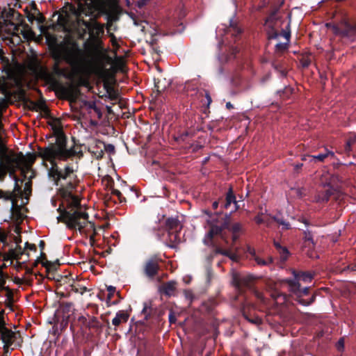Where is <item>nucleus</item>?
Returning <instances> with one entry per match:
<instances>
[{
    "label": "nucleus",
    "mask_w": 356,
    "mask_h": 356,
    "mask_svg": "<svg viewBox=\"0 0 356 356\" xmlns=\"http://www.w3.org/2000/svg\"><path fill=\"white\" fill-rule=\"evenodd\" d=\"M162 259L158 255H153L145 261L143 266V273L149 279H154L160 270V262Z\"/></svg>",
    "instance_id": "nucleus-11"
},
{
    "label": "nucleus",
    "mask_w": 356,
    "mask_h": 356,
    "mask_svg": "<svg viewBox=\"0 0 356 356\" xmlns=\"http://www.w3.org/2000/svg\"><path fill=\"white\" fill-rule=\"evenodd\" d=\"M222 231V227L216 225H211L207 234V237L212 239L213 236L220 234Z\"/></svg>",
    "instance_id": "nucleus-35"
},
{
    "label": "nucleus",
    "mask_w": 356,
    "mask_h": 356,
    "mask_svg": "<svg viewBox=\"0 0 356 356\" xmlns=\"http://www.w3.org/2000/svg\"><path fill=\"white\" fill-rule=\"evenodd\" d=\"M267 26L266 34L268 40H273L278 38L280 33L275 29L274 24H266Z\"/></svg>",
    "instance_id": "nucleus-32"
},
{
    "label": "nucleus",
    "mask_w": 356,
    "mask_h": 356,
    "mask_svg": "<svg viewBox=\"0 0 356 356\" xmlns=\"http://www.w3.org/2000/svg\"><path fill=\"white\" fill-rule=\"evenodd\" d=\"M107 291H108V294H107V297H106L107 301H111L116 291V289L115 286H107Z\"/></svg>",
    "instance_id": "nucleus-48"
},
{
    "label": "nucleus",
    "mask_w": 356,
    "mask_h": 356,
    "mask_svg": "<svg viewBox=\"0 0 356 356\" xmlns=\"http://www.w3.org/2000/svg\"><path fill=\"white\" fill-rule=\"evenodd\" d=\"M24 253V250L19 245H17L16 248L10 251V255L15 259H20L21 256Z\"/></svg>",
    "instance_id": "nucleus-38"
},
{
    "label": "nucleus",
    "mask_w": 356,
    "mask_h": 356,
    "mask_svg": "<svg viewBox=\"0 0 356 356\" xmlns=\"http://www.w3.org/2000/svg\"><path fill=\"white\" fill-rule=\"evenodd\" d=\"M229 31L232 33V35L237 36L241 34V29L237 26L236 22L231 20L229 23Z\"/></svg>",
    "instance_id": "nucleus-40"
},
{
    "label": "nucleus",
    "mask_w": 356,
    "mask_h": 356,
    "mask_svg": "<svg viewBox=\"0 0 356 356\" xmlns=\"http://www.w3.org/2000/svg\"><path fill=\"white\" fill-rule=\"evenodd\" d=\"M241 80V77L238 74H235L232 79V82L233 83V86H238V83Z\"/></svg>",
    "instance_id": "nucleus-56"
},
{
    "label": "nucleus",
    "mask_w": 356,
    "mask_h": 356,
    "mask_svg": "<svg viewBox=\"0 0 356 356\" xmlns=\"http://www.w3.org/2000/svg\"><path fill=\"white\" fill-rule=\"evenodd\" d=\"M3 95V97H0V113H3L6 110L9 104L15 102H21L25 98V92L26 90H1Z\"/></svg>",
    "instance_id": "nucleus-9"
},
{
    "label": "nucleus",
    "mask_w": 356,
    "mask_h": 356,
    "mask_svg": "<svg viewBox=\"0 0 356 356\" xmlns=\"http://www.w3.org/2000/svg\"><path fill=\"white\" fill-rule=\"evenodd\" d=\"M25 249H29L30 250L36 251L37 248L35 244H31L28 242L25 243Z\"/></svg>",
    "instance_id": "nucleus-59"
},
{
    "label": "nucleus",
    "mask_w": 356,
    "mask_h": 356,
    "mask_svg": "<svg viewBox=\"0 0 356 356\" xmlns=\"http://www.w3.org/2000/svg\"><path fill=\"white\" fill-rule=\"evenodd\" d=\"M254 220L258 225H261L262 223L266 224L267 226H269L270 225L269 219L266 216H264V214L262 213H259L257 216H256L254 218Z\"/></svg>",
    "instance_id": "nucleus-41"
},
{
    "label": "nucleus",
    "mask_w": 356,
    "mask_h": 356,
    "mask_svg": "<svg viewBox=\"0 0 356 356\" xmlns=\"http://www.w3.org/2000/svg\"><path fill=\"white\" fill-rule=\"evenodd\" d=\"M273 220L274 221L277 222L280 225H282L283 229L287 230V229H291V225L289 224V222H286L282 218H280L274 216V217H273Z\"/></svg>",
    "instance_id": "nucleus-44"
},
{
    "label": "nucleus",
    "mask_w": 356,
    "mask_h": 356,
    "mask_svg": "<svg viewBox=\"0 0 356 356\" xmlns=\"http://www.w3.org/2000/svg\"><path fill=\"white\" fill-rule=\"evenodd\" d=\"M303 164L301 163L293 165L294 170L298 172L302 167Z\"/></svg>",
    "instance_id": "nucleus-62"
},
{
    "label": "nucleus",
    "mask_w": 356,
    "mask_h": 356,
    "mask_svg": "<svg viewBox=\"0 0 356 356\" xmlns=\"http://www.w3.org/2000/svg\"><path fill=\"white\" fill-rule=\"evenodd\" d=\"M35 20H37L39 23H43L44 21V17L40 13H39V17H37Z\"/></svg>",
    "instance_id": "nucleus-64"
},
{
    "label": "nucleus",
    "mask_w": 356,
    "mask_h": 356,
    "mask_svg": "<svg viewBox=\"0 0 356 356\" xmlns=\"http://www.w3.org/2000/svg\"><path fill=\"white\" fill-rule=\"evenodd\" d=\"M83 24L88 30L90 38L93 42L97 41L104 33V26L96 20L92 22L83 21Z\"/></svg>",
    "instance_id": "nucleus-12"
},
{
    "label": "nucleus",
    "mask_w": 356,
    "mask_h": 356,
    "mask_svg": "<svg viewBox=\"0 0 356 356\" xmlns=\"http://www.w3.org/2000/svg\"><path fill=\"white\" fill-rule=\"evenodd\" d=\"M270 296L277 304H284L287 300L286 294L280 292L277 289L271 291Z\"/></svg>",
    "instance_id": "nucleus-30"
},
{
    "label": "nucleus",
    "mask_w": 356,
    "mask_h": 356,
    "mask_svg": "<svg viewBox=\"0 0 356 356\" xmlns=\"http://www.w3.org/2000/svg\"><path fill=\"white\" fill-rule=\"evenodd\" d=\"M311 59L307 56V57H302L300 60V63L301 64V66L303 67V68H307L308 67L310 64H311Z\"/></svg>",
    "instance_id": "nucleus-49"
},
{
    "label": "nucleus",
    "mask_w": 356,
    "mask_h": 356,
    "mask_svg": "<svg viewBox=\"0 0 356 356\" xmlns=\"http://www.w3.org/2000/svg\"><path fill=\"white\" fill-rule=\"evenodd\" d=\"M40 262L42 264V261H45L47 259V256L45 254V253L44 252H41V255H40Z\"/></svg>",
    "instance_id": "nucleus-63"
},
{
    "label": "nucleus",
    "mask_w": 356,
    "mask_h": 356,
    "mask_svg": "<svg viewBox=\"0 0 356 356\" xmlns=\"http://www.w3.org/2000/svg\"><path fill=\"white\" fill-rule=\"evenodd\" d=\"M336 347L339 351H343L344 349V339L341 338L337 343Z\"/></svg>",
    "instance_id": "nucleus-53"
},
{
    "label": "nucleus",
    "mask_w": 356,
    "mask_h": 356,
    "mask_svg": "<svg viewBox=\"0 0 356 356\" xmlns=\"http://www.w3.org/2000/svg\"><path fill=\"white\" fill-rule=\"evenodd\" d=\"M288 42L284 43H277L275 45V53L273 56V59L272 60V66L277 70L282 72V65L281 62L279 60L280 57L287 51L289 48Z\"/></svg>",
    "instance_id": "nucleus-14"
},
{
    "label": "nucleus",
    "mask_w": 356,
    "mask_h": 356,
    "mask_svg": "<svg viewBox=\"0 0 356 356\" xmlns=\"http://www.w3.org/2000/svg\"><path fill=\"white\" fill-rule=\"evenodd\" d=\"M56 95L62 99L67 100L72 108H85L90 118V124L96 127L99 120L102 118L103 112L96 100L89 101L87 96L81 90H54Z\"/></svg>",
    "instance_id": "nucleus-2"
},
{
    "label": "nucleus",
    "mask_w": 356,
    "mask_h": 356,
    "mask_svg": "<svg viewBox=\"0 0 356 356\" xmlns=\"http://www.w3.org/2000/svg\"><path fill=\"white\" fill-rule=\"evenodd\" d=\"M117 200L120 203L126 202L125 197H123L122 193L119 190L112 188L111 195H106L105 196V202L107 206H110L111 202H113L115 204L117 203Z\"/></svg>",
    "instance_id": "nucleus-20"
},
{
    "label": "nucleus",
    "mask_w": 356,
    "mask_h": 356,
    "mask_svg": "<svg viewBox=\"0 0 356 356\" xmlns=\"http://www.w3.org/2000/svg\"><path fill=\"white\" fill-rule=\"evenodd\" d=\"M162 91L161 90H152V92H151V98H152V102H154V104L156 105L158 104H160L163 102V99H161V96L163 95H162Z\"/></svg>",
    "instance_id": "nucleus-37"
},
{
    "label": "nucleus",
    "mask_w": 356,
    "mask_h": 356,
    "mask_svg": "<svg viewBox=\"0 0 356 356\" xmlns=\"http://www.w3.org/2000/svg\"><path fill=\"white\" fill-rule=\"evenodd\" d=\"M274 246L276 248L278 254H280V259L282 262L286 261L290 254L289 251L287 248L285 246H282L279 242L274 241Z\"/></svg>",
    "instance_id": "nucleus-29"
},
{
    "label": "nucleus",
    "mask_w": 356,
    "mask_h": 356,
    "mask_svg": "<svg viewBox=\"0 0 356 356\" xmlns=\"http://www.w3.org/2000/svg\"><path fill=\"white\" fill-rule=\"evenodd\" d=\"M106 29L108 33H110L111 31H116V26H115L113 23V19L109 18L107 22Z\"/></svg>",
    "instance_id": "nucleus-52"
},
{
    "label": "nucleus",
    "mask_w": 356,
    "mask_h": 356,
    "mask_svg": "<svg viewBox=\"0 0 356 356\" xmlns=\"http://www.w3.org/2000/svg\"><path fill=\"white\" fill-rule=\"evenodd\" d=\"M24 191L29 193L31 192V183L30 181L25 184Z\"/></svg>",
    "instance_id": "nucleus-60"
},
{
    "label": "nucleus",
    "mask_w": 356,
    "mask_h": 356,
    "mask_svg": "<svg viewBox=\"0 0 356 356\" xmlns=\"http://www.w3.org/2000/svg\"><path fill=\"white\" fill-rule=\"evenodd\" d=\"M152 310V307H149L147 302L144 303L143 309L142 310V314H144L145 320L148 319L149 316L151 314Z\"/></svg>",
    "instance_id": "nucleus-45"
},
{
    "label": "nucleus",
    "mask_w": 356,
    "mask_h": 356,
    "mask_svg": "<svg viewBox=\"0 0 356 356\" xmlns=\"http://www.w3.org/2000/svg\"><path fill=\"white\" fill-rule=\"evenodd\" d=\"M0 334L1 340L4 343V345H8V346H14L11 348V350H13L17 347L21 346L23 340L18 332H13L11 330L6 327L0 332Z\"/></svg>",
    "instance_id": "nucleus-10"
},
{
    "label": "nucleus",
    "mask_w": 356,
    "mask_h": 356,
    "mask_svg": "<svg viewBox=\"0 0 356 356\" xmlns=\"http://www.w3.org/2000/svg\"><path fill=\"white\" fill-rule=\"evenodd\" d=\"M6 323L3 316V313L0 312V332L6 328Z\"/></svg>",
    "instance_id": "nucleus-55"
},
{
    "label": "nucleus",
    "mask_w": 356,
    "mask_h": 356,
    "mask_svg": "<svg viewBox=\"0 0 356 356\" xmlns=\"http://www.w3.org/2000/svg\"><path fill=\"white\" fill-rule=\"evenodd\" d=\"M254 259L257 264L259 266H269L273 263V258L271 257H269L267 259L256 257Z\"/></svg>",
    "instance_id": "nucleus-42"
},
{
    "label": "nucleus",
    "mask_w": 356,
    "mask_h": 356,
    "mask_svg": "<svg viewBox=\"0 0 356 356\" xmlns=\"http://www.w3.org/2000/svg\"><path fill=\"white\" fill-rule=\"evenodd\" d=\"M73 304L71 302H62L60 304V308L63 313H69L72 311Z\"/></svg>",
    "instance_id": "nucleus-47"
},
{
    "label": "nucleus",
    "mask_w": 356,
    "mask_h": 356,
    "mask_svg": "<svg viewBox=\"0 0 356 356\" xmlns=\"http://www.w3.org/2000/svg\"><path fill=\"white\" fill-rule=\"evenodd\" d=\"M232 204H233V208L231 210V213L236 211L238 209V202L236 200V196L234 193L232 186H229L227 192L226 193L225 199L221 202V208L228 209Z\"/></svg>",
    "instance_id": "nucleus-16"
},
{
    "label": "nucleus",
    "mask_w": 356,
    "mask_h": 356,
    "mask_svg": "<svg viewBox=\"0 0 356 356\" xmlns=\"http://www.w3.org/2000/svg\"><path fill=\"white\" fill-rule=\"evenodd\" d=\"M304 239H305V243L307 245H309L311 244L312 245V247L314 246L313 236H312V232L309 230H306L304 232Z\"/></svg>",
    "instance_id": "nucleus-43"
},
{
    "label": "nucleus",
    "mask_w": 356,
    "mask_h": 356,
    "mask_svg": "<svg viewBox=\"0 0 356 356\" xmlns=\"http://www.w3.org/2000/svg\"><path fill=\"white\" fill-rule=\"evenodd\" d=\"M293 275L294 276V280L293 281H302L304 282H311L314 279V274L309 271H296L293 270Z\"/></svg>",
    "instance_id": "nucleus-22"
},
{
    "label": "nucleus",
    "mask_w": 356,
    "mask_h": 356,
    "mask_svg": "<svg viewBox=\"0 0 356 356\" xmlns=\"http://www.w3.org/2000/svg\"><path fill=\"white\" fill-rule=\"evenodd\" d=\"M74 291L76 293H79L81 294H83L85 292L88 291V289L86 286H81L79 288H74Z\"/></svg>",
    "instance_id": "nucleus-58"
},
{
    "label": "nucleus",
    "mask_w": 356,
    "mask_h": 356,
    "mask_svg": "<svg viewBox=\"0 0 356 356\" xmlns=\"http://www.w3.org/2000/svg\"><path fill=\"white\" fill-rule=\"evenodd\" d=\"M154 87L156 89H168L171 87L174 88L175 87H177V85H175L170 80H167L165 78L162 77V76H158L154 79Z\"/></svg>",
    "instance_id": "nucleus-23"
},
{
    "label": "nucleus",
    "mask_w": 356,
    "mask_h": 356,
    "mask_svg": "<svg viewBox=\"0 0 356 356\" xmlns=\"http://www.w3.org/2000/svg\"><path fill=\"white\" fill-rule=\"evenodd\" d=\"M178 282L175 280H170L163 283L159 288L161 294L166 297L175 296L177 293Z\"/></svg>",
    "instance_id": "nucleus-15"
},
{
    "label": "nucleus",
    "mask_w": 356,
    "mask_h": 356,
    "mask_svg": "<svg viewBox=\"0 0 356 356\" xmlns=\"http://www.w3.org/2000/svg\"><path fill=\"white\" fill-rule=\"evenodd\" d=\"M87 327L88 328H94L97 330H102L103 325L102 324L98 321L97 318L95 316H92L90 318L88 323Z\"/></svg>",
    "instance_id": "nucleus-34"
},
{
    "label": "nucleus",
    "mask_w": 356,
    "mask_h": 356,
    "mask_svg": "<svg viewBox=\"0 0 356 356\" xmlns=\"http://www.w3.org/2000/svg\"><path fill=\"white\" fill-rule=\"evenodd\" d=\"M169 321L170 323H175L176 321V317L172 312L169 314Z\"/></svg>",
    "instance_id": "nucleus-61"
},
{
    "label": "nucleus",
    "mask_w": 356,
    "mask_h": 356,
    "mask_svg": "<svg viewBox=\"0 0 356 356\" xmlns=\"http://www.w3.org/2000/svg\"><path fill=\"white\" fill-rule=\"evenodd\" d=\"M287 29L288 30H282V32L280 33V35H281L282 37H284L286 40V42H289L290 38H291V31L289 29V24L288 25Z\"/></svg>",
    "instance_id": "nucleus-50"
},
{
    "label": "nucleus",
    "mask_w": 356,
    "mask_h": 356,
    "mask_svg": "<svg viewBox=\"0 0 356 356\" xmlns=\"http://www.w3.org/2000/svg\"><path fill=\"white\" fill-rule=\"evenodd\" d=\"M2 15L7 19L8 24L10 25H14V24L11 22V19L15 18L19 22L22 21V15L14 8H8V10L3 9Z\"/></svg>",
    "instance_id": "nucleus-24"
},
{
    "label": "nucleus",
    "mask_w": 356,
    "mask_h": 356,
    "mask_svg": "<svg viewBox=\"0 0 356 356\" xmlns=\"http://www.w3.org/2000/svg\"><path fill=\"white\" fill-rule=\"evenodd\" d=\"M99 99H104L105 102H108L111 104L115 105L117 103H120V97L119 90H99Z\"/></svg>",
    "instance_id": "nucleus-17"
},
{
    "label": "nucleus",
    "mask_w": 356,
    "mask_h": 356,
    "mask_svg": "<svg viewBox=\"0 0 356 356\" xmlns=\"http://www.w3.org/2000/svg\"><path fill=\"white\" fill-rule=\"evenodd\" d=\"M339 181V177L336 175L330 173L329 172H323L320 177V183L324 187L335 188L337 183Z\"/></svg>",
    "instance_id": "nucleus-19"
},
{
    "label": "nucleus",
    "mask_w": 356,
    "mask_h": 356,
    "mask_svg": "<svg viewBox=\"0 0 356 356\" xmlns=\"http://www.w3.org/2000/svg\"><path fill=\"white\" fill-rule=\"evenodd\" d=\"M165 227L168 229V232L180 231L181 229L180 222L177 218H169L166 220Z\"/></svg>",
    "instance_id": "nucleus-28"
},
{
    "label": "nucleus",
    "mask_w": 356,
    "mask_h": 356,
    "mask_svg": "<svg viewBox=\"0 0 356 356\" xmlns=\"http://www.w3.org/2000/svg\"><path fill=\"white\" fill-rule=\"evenodd\" d=\"M129 318V314L124 310H120L116 313L115 318L112 320V324L116 327L121 323H127Z\"/></svg>",
    "instance_id": "nucleus-25"
},
{
    "label": "nucleus",
    "mask_w": 356,
    "mask_h": 356,
    "mask_svg": "<svg viewBox=\"0 0 356 356\" xmlns=\"http://www.w3.org/2000/svg\"><path fill=\"white\" fill-rule=\"evenodd\" d=\"M42 265L46 268L47 272L50 273L57 270L58 264L57 262L53 263L46 260L45 261H42Z\"/></svg>",
    "instance_id": "nucleus-36"
},
{
    "label": "nucleus",
    "mask_w": 356,
    "mask_h": 356,
    "mask_svg": "<svg viewBox=\"0 0 356 356\" xmlns=\"http://www.w3.org/2000/svg\"><path fill=\"white\" fill-rule=\"evenodd\" d=\"M254 306L250 303H245L243 305L241 312L243 316L250 323L254 325H261L262 319L257 316H252L250 313V309Z\"/></svg>",
    "instance_id": "nucleus-18"
},
{
    "label": "nucleus",
    "mask_w": 356,
    "mask_h": 356,
    "mask_svg": "<svg viewBox=\"0 0 356 356\" xmlns=\"http://www.w3.org/2000/svg\"><path fill=\"white\" fill-rule=\"evenodd\" d=\"M55 143H51L46 147H38L36 154L27 155L29 163L32 165L36 158L40 157L43 161H48L51 167L48 171L49 177L56 186H60V191L64 199L61 206L58 209L60 215L57 217L58 222L65 223L67 227L72 230H79L80 233L87 234L95 232V225L88 220V214L81 207L80 199L73 193L77 186L76 170L69 163L63 169H60L56 161H67L73 157L83 156L81 146L77 145L75 138L72 137L73 145L67 148V136L63 129L58 127H53Z\"/></svg>",
    "instance_id": "nucleus-1"
},
{
    "label": "nucleus",
    "mask_w": 356,
    "mask_h": 356,
    "mask_svg": "<svg viewBox=\"0 0 356 356\" xmlns=\"http://www.w3.org/2000/svg\"><path fill=\"white\" fill-rule=\"evenodd\" d=\"M51 54L56 61L55 69L60 71L58 63L64 60L72 68L76 75H81L85 71L86 55L84 51L80 48L76 42L72 43L70 46L60 48L55 47L51 50Z\"/></svg>",
    "instance_id": "nucleus-3"
},
{
    "label": "nucleus",
    "mask_w": 356,
    "mask_h": 356,
    "mask_svg": "<svg viewBox=\"0 0 356 356\" xmlns=\"http://www.w3.org/2000/svg\"><path fill=\"white\" fill-rule=\"evenodd\" d=\"M336 191L337 190L335 188H328L327 189L318 191L315 195L314 199L317 202H327L330 200V197L333 195Z\"/></svg>",
    "instance_id": "nucleus-21"
},
{
    "label": "nucleus",
    "mask_w": 356,
    "mask_h": 356,
    "mask_svg": "<svg viewBox=\"0 0 356 356\" xmlns=\"http://www.w3.org/2000/svg\"><path fill=\"white\" fill-rule=\"evenodd\" d=\"M24 11L27 13V18H28V20L32 23L34 20L36 19V17L34 15V14L33 13H31L30 12L28 11V8H26Z\"/></svg>",
    "instance_id": "nucleus-54"
},
{
    "label": "nucleus",
    "mask_w": 356,
    "mask_h": 356,
    "mask_svg": "<svg viewBox=\"0 0 356 356\" xmlns=\"http://www.w3.org/2000/svg\"><path fill=\"white\" fill-rule=\"evenodd\" d=\"M90 71L97 80V85L103 83L105 90L114 89L117 70L112 64V58L108 55L97 54L90 63Z\"/></svg>",
    "instance_id": "nucleus-4"
},
{
    "label": "nucleus",
    "mask_w": 356,
    "mask_h": 356,
    "mask_svg": "<svg viewBox=\"0 0 356 356\" xmlns=\"http://www.w3.org/2000/svg\"><path fill=\"white\" fill-rule=\"evenodd\" d=\"M356 143V136H350L346 142L344 146V151L346 153L348 154L352 151V146Z\"/></svg>",
    "instance_id": "nucleus-39"
},
{
    "label": "nucleus",
    "mask_w": 356,
    "mask_h": 356,
    "mask_svg": "<svg viewBox=\"0 0 356 356\" xmlns=\"http://www.w3.org/2000/svg\"><path fill=\"white\" fill-rule=\"evenodd\" d=\"M329 156L333 158L334 156V153L332 151L328 150L327 149H325L323 153L319 154L318 155H312L309 156V162H323L325 159Z\"/></svg>",
    "instance_id": "nucleus-26"
},
{
    "label": "nucleus",
    "mask_w": 356,
    "mask_h": 356,
    "mask_svg": "<svg viewBox=\"0 0 356 356\" xmlns=\"http://www.w3.org/2000/svg\"><path fill=\"white\" fill-rule=\"evenodd\" d=\"M104 147V150L109 154H114L115 152V146L112 144H106L103 142L99 143Z\"/></svg>",
    "instance_id": "nucleus-46"
},
{
    "label": "nucleus",
    "mask_w": 356,
    "mask_h": 356,
    "mask_svg": "<svg viewBox=\"0 0 356 356\" xmlns=\"http://www.w3.org/2000/svg\"><path fill=\"white\" fill-rule=\"evenodd\" d=\"M20 79L17 72L10 67H6L1 72L0 76V90L12 89L11 87L16 86L17 89H23L20 86Z\"/></svg>",
    "instance_id": "nucleus-8"
},
{
    "label": "nucleus",
    "mask_w": 356,
    "mask_h": 356,
    "mask_svg": "<svg viewBox=\"0 0 356 356\" xmlns=\"http://www.w3.org/2000/svg\"><path fill=\"white\" fill-rule=\"evenodd\" d=\"M229 229L232 234L233 242H236L238 239L242 232V225L240 222H235L233 223Z\"/></svg>",
    "instance_id": "nucleus-31"
},
{
    "label": "nucleus",
    "mask_w": 356,
    "mask_h": 356,
    "mask_svg": "<svg viewBox=\"0 0 356 356\" xmlns=\"http://www.w3.org/2000/svg\"><path fill=\"white\" fill-rule=\"evenodd\" d=\"M179 232H169L168 239L166 241V245L171 248H175L180 241Z\"/></svg>",
    "instance_id": "nucleus-27"
},
{
    "label": "nucleus",
    "mask_w": 356,
    "mask_h": 356,
    "mask_svg": "<svg viewBox=\"0 0 356 356\" xmlns=\"http://www.w3.org/2000/svg\"><path fill=\"white\" fill-rule=\"evenodd\" d=\"M253 280L254 277L252 275L238 276L234 277L233 283L239 293H242L244 289H250L256 298L262 304L266 305V299L264 294L257 289L252 288Z\"/></svg>",
    "instance_id": "nucleus-7"
},
{
    "label": "nucleus",
    "mask_w": 356,
    "mask_h": 356,
    "mask_svg": "<svg viewBox=\"0 0 356 356\" xmlns=\"http://www.w3.org/2000/svg\"><path fill=\"white\" fill-rule=\"evenodd\" d=\"M96 147H97V150H92V153L97 158H102L103 155H104V150L98 145H96ZM93 148H95V147H94Z\"/></svg>",
    "instance_id": "nucleus-51"
},
{
    "label": "nucleus",
    "mask_w": 356,
    "mask_h": 356,
    "mask_svg": "<svg viewBox=\"0 0 356 356\" xmlns=\"http://www.w3.org/2000/svg\"><path fill=\"white\" fill-rule=\"evenodd\" d=\"M11 348L10 346H8V345L3 346V355L4 356H8L11 353Z\"/></svg>",
    "instance_id": "nucleus-57"
},
{
    "label": "nucleus",
    "mask_w": 356,
    "mask_h": 356,
    "mask_svg": "<svg viewBox=\"0 0 356 356\" xmlns=\"http://www.w3.org/2000/svg\"><path fill=\"white\" fill-rule=\"evenodd\" d=\"M279 7H275L271 9L268 16L267 17L265 21L266 24H276V22L277 20V14L279 11Z\"/></svg>",
    "instance_id": "nucleus-33"
},
{
    "label": "nucleus",
    "mask_w": 356,
    "mask_h": 356,
    "mask_svg": "<svg viewBox=\"0 0 356 356\" xmlns=\"http://www.w3.org/2000/svg\"><path fill=\"white\" fill-rule=\"evenodd\" d=\"M22 104L24 105L25 108L29 109L30 111H40L46 115L49 114V111L44 99H42L39 102L33 101L29 97L26 92L25 98L24 99H23Z\"/></svg>",
    "instance_id": "nucleus-13"
},
{
    "label": "nucleus",
    "mask_w": 356,
    "mask_h": 356,
    "mask_svg": "<svg viewBox=\"0 0 356 356\" xmlns=\"http://www.w3.org/2000/svg\"><path fill=\"white\" fill-rule=\"evenodd\" d=\"M325 26L343 38L354 40L356 35V20L348 15H343L338 22L326 23Z\"/></svg>",
    "instance_id": "nucleus-5"
},
{
    "label": "nucleus",
    "mask_w": 356,
    "mask_h": 356,
    "mask_svg": "<svg viewBox=\"0 0 356 356\" xmlns=\"http://www.w3.org/2000/svg\"><path fill=\"white\" fill-rule=\"evenodd\" d=\"M284 284H286L289 291L296 296V301L304 305L308 306L312 304L316 299V295L313 294L309 299L304 298L305 296H307L309 293V287H305L300 289V284L297 281H293L292 280H286L284 281Z\"/></svg>",
    "instance_id": "nucleus-6"
}]
</instances>
